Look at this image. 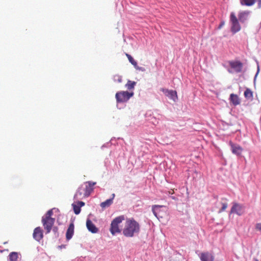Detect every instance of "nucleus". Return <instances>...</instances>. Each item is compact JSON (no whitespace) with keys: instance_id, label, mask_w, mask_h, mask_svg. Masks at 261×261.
Masks as SVG:
<instances>
[{"instance_id":"1","label":"nucleus","mask_w":261,"mask_h":261,"mask_svg":"<svg viewBox=\"0 0 261 261\" xmlns=\"http://www.w3.org/2000/svg\"><path fill=\"white\" fill-rule=\"evenodd\" d=\"M140 230V226L139 223L133 218H129L126 220L122 233L124 236L131 238L139 233Z\"/></svg>"},{"instance_id":"2","label":"nucleus","mask_w":261,"mask_h":261,"mask_svg":"<svg viewBox=\"0 0 261 261\" xmlns=\"http://www.w3.org/2000/svg\"><path fill=\"white\" fill-rule=\"evenodd\" d=\"M95 184V182L88 181L84 185H81L74 194V199L79 200L88 197L93 191V186Z\"/></svg>"},{"instance_id":"3","label":"nucleus","mask_w":261,"mask_h":261,"mask_svg":"<svg viewBox=\"0 0 261 261\" xmlns=\"http://www.w3.org/2000/svg\"><path fill=\"white\" fill-rule=\"evenodd\" d=\"M53 214V209L49 210L42 218V223L46 233L50 232L54 224L55 219L51 217Z\"/></svg>"},{"instance_id":"4","label":"nucleus","mask_w":261,"mask_h":261,"mask_svg":"<svg viewBox=\"0 0 261 261\" xmlns=\"http://www.w3.org/2000/svg\"><path fill=\"white\" fill-rule=\"evenodd\" d=\"M124 216H120L115 218L111 222L110 231L113 235H115L116 233L120 232V229L118 225L124 220Z\"/></svg>"},{"instance_id":"5","label":"nucleus","mask_w":261,"mask_h":261,"mask_svg":"<svg viewBox=\"0 0 261 261\" xmlns=\"http://www.w3.org/2000/svg\"><path fill=\"white\" fill-rule=\"evenodd\" d=\"M230 30L232 34H236L241 30V25L239 19L237 18L234 12H231L230 15Z\"/></svg>"},{"instance_id":"6","label":"nucleus","mask_w":261,"mask_h":261,"mask_svg":"<svg viewBox=\"0 0 261 261\" xmlns=\"http://www.w3.org/2000/svg\"><path fill=\"white\" fill-rule=\"evenodd\" d=\"M133 95V92L121 91L116 93L115 97L118 103H121L128 101Z\"/></svg>"},{"instance_id":"7","label":"nucleus","mask_w":261,"mask_h":261,"mask_svg":"<svg viewBox=\"0 0 261 261\" xmlns=\"http://www.w3.org/2000/svg\"><path fill=\"white\" fill-rule=\"evenodd\" d=\"M244 206L243 205L233 202L231 208L230 214H236L238 216H241L244 213Z\"/></svg>"},{"instance_id":"8","label":"nucleus","mask_w":261,"mask_h":261,"mask_svg":"<svg viewBox=\"0 0 261 261\" xmlns=\"http://www.w3.org/2000/svg\"><path fill=\"white\" fill-rule=\"evenodd\" d=\"M232 153L237 156H240L242 154L243 148L239 145L234 144L232 142H229Z\"/></svg>"},{"instance_id":"9","label":"nucleus","mask_w":261,"mask_h":261,"mask_svg":"<svg viewBox=\"0 0 261 261\" xmlns=\"http://www.w3.org/2000/svg\"><path fill=\"white\" fill-rule=\"evenodd\" d=\"M161 90L166 96L172 99L173 101H175L177 99V95L176 91L169 90L164 88H162Z\"/></svg>"},{"instance_id":"10","label":"nucleus","mask_w":261,"mask_h":261,"mask_svg":"<svg viewBox=\"0 0 261 261\" xmlns=\"http://www.w3.org/2000/svg\"><path fill=\"white\" fill-rule=\"evenodd\" d=\"M33 236V238L38 242H39L43 238V230L40 227H37L34 229Z\"/></svg>"},{"instance_id":"11","label":"nucleus","mask_w":261,"mask_h":261,"mask_svg":"<svg viewBox=\"0 0 261 261\" xmlns=\"http://www.w3.org/2000/svg\"><path fill=\"white\" fill-rule=\"evenodd\" d=\"M229 65L237 73L241 72L242 70L243 64L240 61H230Z\"/></svg>"},{"instance_id":"12","label":"nucleus","mask_w":261,"mask_h":261,"mask_svg":"<svg viewBox=\"0 0 261 261\" xmlns=\"http://www.w3.org/2000/svg\"><path fill=\"white\" fill-rule=\"evenodd\" d=\"M249 13L250 12L248 11L240 12L238 15V19L241 22L244 23L247 20Z\"/></svg>"},{"instance_id":"13","label":"nucleus","mask_w":261,"mask_h":261,"mask_svg":"<svg viewBox=\"0 0 261 261\" xmlns=\"http://www.w3.org/2000/svg\"><path fill=\"white\" fill-rule=\"evenodd\" d=\"M86 226L89 231L92 233H96L98 231V228L93 223V222L89 219H88L86 222Z\"/></svg>"},{"instance_id":"14","label":"nucleus","mask_w":261,"mask_h":261,"mask_svg":"<svg viewBox=\"0 0 261 261\" xmlns=\"http://www.w3.org/2000/svg\"><path fill=\"white\" fill-rule=\"evenodd\" d=\"M229 100L230 102L234 106L240 105L241 102L239 96L237 94L233 93L230 95Z\"/></svg>"},{"instance_id":"15","label":"nucleus","mask_w":261,"mask_h":261,"mask_svg":"<svg viewBox=\"0 0 261 261\" xmlns=\"http://www.w3.org/2000/svg\"><path fill=\"white\" fill-rule=\"evenodd\" d=\"M74 226L73 223H70L66 233V238L67 240H69L72 237L74 233Z\"/></svg>"},{"instance_id":"16","label":"nucleus","mask_w":261,"mask_h":261,"mask_svg":"<svg viewBox=\"0 0 261 261\" xmlns=\"http://www.w3.org/2000/svg\"><path fill=\"white\" fill-rule=\"evenodd\" d=\"M242 6H252L255 3V0H240Z\"/></svg>"},{"instance_id":"17","label":"nucleus","mask_w":261,"mask_h":261,"mask_svg":"<svg viewBox=\"0 0 261 261\" xmlns=\"http://www.w3.org/2000/svg\"><path fill=\"white\" fill-rule=\"evenodd\" d=\"M163 207H165V206L163 205H154L152 206V211L153 214L154 215V216L158 218V215L159 214V212L160 211V208Z\"/></svg>"},{"instance_id":"18","label":"nucleus","mask_w":261,"mask_h":261,"mask_svg":"<svg viewBox=\"0 0 261 261\" xmlns=\"http://www.w3.org/2000/svg\"><path fill=\"white\" fill-rule=\"evenodd\" d=\"M113 203L112 199H109L100 203V206L102 208H105L109 207Z\"/></svg>"},{"instance_id":"19","label":"nucleus","mask_w":261,"mask_h":261,"mask_svg":"<svg viewBox=\"0 0 261 261\" xmlns=\"http://www.w3.org/2000/svg\"><path fill=\"white\" fill-rule=\"evenodd\" d=\"M244 96L247 99H252L253 98V92L249 88H247L244 92Z\"/></svg>"},{"instance_id":"20","label":"nucleus","mask_w":261,"mask_h":261,"mask_svg":"<svg viewBox=\"0 0 261 261\" xmlns=\"http://www.w3.org/2000/svg\"><path fill=\"white\" fill-rule=\"evenodd\" d=\"M9 257L10 261H17L18 254L16 252H12L9 254Z\"/></svg>"},{"instance_id":"21","label":"nucleus","mask_w":261,"mask_h":261,"mask_svg":"<svg viewBox=\"0 0 261 261\" xmlns=\"http://www.w3.org/2000/svg\"><path fill=\"white\" fill-rule=\"evenodd\" d=\"M136 84V82L128 80L127 84L125 85V87L128 90H133L134 89Z\"/></svg>"},{"instance_id":"22","label":"nucleus","mask_w":261,"mask_h":261,"mask_svg":"<svg viewBox=\"0 0 261 261\" xmlns=\"http://www.w3.org/2000/svg\"><path fill=\"white\" fill-rule=\"evenodd\" d=\"M125 55L127 57L129 62L134 66V67H136L137 62L134 59V58L130 55L125 53Z\"/></svg>"},{"instance_id":"23","label":"nucleus","mask_w":261,"mask_h":261,"mask_svg":"<svg viewBox=\"0 0 261 261\" xmlns=\"http://www.w3.org/2000/svg\"><path fill=\"white\" fill-rule=\"evenodd\" d=\"M210 254L207 253H202L200 255V259L201 261H207Z\"/></svg>"},{"instance_id":"24","label":"nucleus","mask_w":261,"mask_h":261,"mask_svg":"<svg viewBox=\"0 0 261 261\" xmlns=\"http://www.w3.org/2000/svg\"><path fill=\"white\" fill-rule=\"evenodd\" d=\"M74 213L76 215H78L81 212V207L79 205H76V204H72Z\"/></svg>"},{"instance_id":"25","label":"nucleus","mask_w":261,"mask_h":261,"mask_svg":"<svg viewBox=\"0 0 261 261\" xmlns=\"http://www.w3.org/2000/svg\"><path fill=\"white\" fill-rule=\"evenodd\" d=\"M113 80L115 82L121 83L122 82V77L118 74H116L113 76Z\"/></svg>"},{"instance_id":"26","label":"nucleus","mask_w":261,"mask_h":261,"mask_svg":"<svg viewBox=\"0 0 261 261\" xmlns=\"http://www.w3.org/2000/svg\"><path fill=\"white\" fill-rule=\"evenodd\" d=\"M227 207V204L226 203H222V207L221 209L219 211V212L222 211H224Z\"/></svg>"},{"instance_id":"27","label":"nucleus","mask_w":261,"mask_h":261,"mask_svg":"<svg viewBox=\"0 0 261 261\" xmlns=\"http://www.w3.org/2000/svg\"><path fill=\"white\" fill-rule=\"evenodd\" d=\"M257 3V8H261V0H255V3Z\"/></svg>"},{"instance_id":"28","label":"nucleus","mask_w":261,"mask_h":261,"mask_svg":"<svg viewBox=\"0 0 261 261\" xmlns=\"http://www.w3.org/2000/svg\"><path fill=\"white\" fill-rule=\"evenodd\" d=\"M137 70H141L142 71H145V69L143 67H139L138 64H137V67H135Z\"/></svg>"},{"instance_id":"29","label":"nucleus","mask_w":261,"mask_h":261,"mask_svg":"<svg viewBox=\"0 0 261 261\" xmlns=\"http://www.w3.org/2000/svg\"><path fill=\"white\" fill-rule=\"evenodd\" d=\"M256 228L259 230H261V223H257L255 226Z\"/></svg>"},{"instance_id":"30","label":"nucleus","mask_w":261,"mask_h":261,"mask_svg":"<svg viewBox=\"0 0 261 261\" xmlns=\"http://www.w3.org/2000/svg\"><path fill=\"white\" fill-rule=\"evenodd\" d=\"M85 205V203L83 201H79L77 203V205H79L80 207Z\"/></svg>"},{"instance_id":"31","label":"nucleus","mask_w":261,"mask_h":261,"mask_svg":"<svg viewBox=\"0 0 261 261\" xmlns=\"http://www.w3.org/2000/svg\"><path fill=\"white\" fill-rule=\"evenodd\" d=\"M259 71V66L258 65V66H257V72H256V74H255V75L254 78V81L255 80V79H256V76H257V74H258Z\"/></svg>"},{"instance_id":"32","label":"nucleus","mask_w":261,"mask_h":261,"mask_svg":"<svg viewBox=\"0 0 261 261\" xmlns=\"http://www.w3.org/2000/svg\"><path fill=\"white\" fill-rule=\"evenodd\" d=\"M223 25H224V22H221V23L220 24V25H219V27L218 28V29H221V28Z\"/></svg>"},{"instance_id":"33","label":"nucleus","mask_w":261,"mask_h":261,"mask_svg":"<svg viewBox=\"0 0 261 261\" xmlns=\"http://www.w3.org/2000/svg\"><path fill=\"white\" fill-rule=\"evenodd\" d=\"M115 194H113L112 195V198H111V199H112V201H113V199H114V197H115Z\"/></svg>"},{"instance_id":"34","label":"nucleus","mask_w":261,"mask_h":261,"mask_svg":"<svg viewBox=\"0 0 261 261\" xmlns=\"http://www.w3.org/2000/svg\"><path fill=\"white\" fill-rule=\"evenodd\" d=\"M253 261H258V260L256 258H254Z\"/></svg>"},{"instance_id":"35","label":"nucleus","mask_w":261,"mask_h":261,"mask_svg":"<svg viewBox=\"0 0 261 261\" xmlns=\"http://www.w3.org/2000/svg\"><path fill=\"white\" fill-rule=\"evenodd\" d=\"M260 24L261 25V21H260Z\"/></svg>"}]
</instances>
